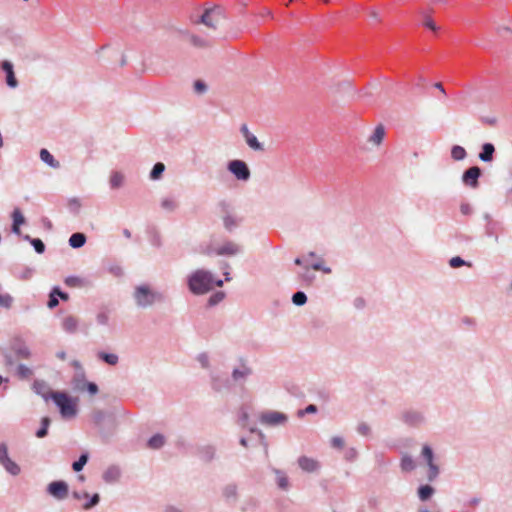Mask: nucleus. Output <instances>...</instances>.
I'll use <instances>...</instances> for the list:
<instances>
[{
    "label": "nucleus",
    "mask_w": 512,
    "mask_h": 512,
    "mask_svg": "<svg viewBox=\"0 0 512 512\" xmlns=\"http://www.w3.org/2000/svg\"><path fill=\"white\" fill-rule=\"evenodd\" d=\"M187 286L194 295H203L215 286L222 287L223 281L216 279L212 272L206 269H196L187 276Z\"/></svg>",
    "instance_id": "f257e3e1"
},
{
    "label": "nucleus",
    "mask_w": 512,
    "mask_h": 512,
    "mask_svg": "<svg viewBox=\"0 0 512 512\" xmlns=\"http://www.w3.org/2000/svg\"><path fill=\"white\" fill-rule=\"evenodd\" d=\"M133 299L137 307L145 309L156 303H162L165 300L163 293L155 290L151 285L143 283L135 286Z\"/></svg>",
    "instance_id": "f03ea898"
},
{
    "label": "nucleus",
    "mask_w": 512,
    "mask_h": 512,
    "mask_svg": "<svg viewBox=\"0 0 512 512\" xmlns=\"http://www.w3.org/2000/svg\"><path fill=\"white\" fill-rule=\"evenodd\" d=\"M51 398L59 407L60 414L64 419L74 418L77 414L76 403L64 392H52Z\"/></svg>",
    "instance_id": "7ed1b4c3"
},
{
    "label": "nucleus",
    "mask_w": 512,
    "mask_h": 512,
    "mask_svg": "<svg viewBox=\"0 0 512 512\" xmlns=\"http://www.w3.org/2000/svg\"><path fill=\"white\" fill-rule=\"evenodd\" d=\"M242 252L241 245L237 244L234 241H225L222 245L217 247L216 249H212L211 247H207L202 251L205 255H218V256H235Z\"/></svg>",
    "instance_id": "20e7f679"
},
{
    "label": "nucleus",
    "mask_w": 512,
    "mask_h": 512,
    "mask_svg": "<svg viewBox=\"0 0 512 512\" xmlns=\"http://www.w3.org/2000/svg\"><path fill=\"white\" fill-rule=\"evenodd\" d=\"M311 269L315 271H322L325 274H330L332 272L330 267L323 266V260L319 259L317 262L313 263L310 267L308 265L304 266V270L298 273V278L310 285L315 280V275L311 272Z\"/></svg>",
    "instance_id": "39448f33"
},
{
    "label": "nucleus",
    "mask_w": 512,
    "mask_h": 512,
    "mask_svg": "<svg viewBox=\"0 0 512 512\" xmlns=\"http://www.w3.org/2000/svg\"><path fill=\"white\" fill-rule=\"evenodd\" d=\"M287 421L288 416L279 411L269 410L260 415V422L266 426L285 425Z\"/></svg>",
    "instance_id": "423d86ee"
},
{
    "label": "nucleus",
    "mask_w": 512,
    "mask_h": 512,
    "mask_svg": "<svg viewBox=\"0 0 512 512\" xmlns=\"http://www.w3.org/2000/svg\"><path fill=\"white\" fill-rule=\"evenodd\" d=\"M0 464L13 476H17L21 472L20 466L9 457L8 447L5 443L0 444Z\"/></svg>",
    "instance_id": "0eeeda50"
},
{
    "label": "nucleus",
    "mask_w": 512,
    "mask_h": 512,
    "mask_svg": "<svg viewBox=\"0 0 512 512\" xmlns=\"http://www.w3.org/2000/svg\"><path fill=\"white\" fill-rule=\"evenodd\" d=\"M228 170L240 181H248L251 173L246 162L242 160H231L227 166Z\"/></svg>",
    "instance_id": "6e6552de"
},
{
    "label": "nucleus",
    "mask_w": 512,
    "mask_h": 512,
    "mask_svg": "<svg viewBox=\"0 0 512 512\" xmlns=\"http://www.w3.org/2000/svg\"><path fill=\"white\" fill-rule=\"evenodd\" d=\"M482 170L478 166H472L466 169L462 174V182L466 187L476 189L479 187V178Z\"/></svg>",
    "instance_id": "1a4fd4ad"
},
{
    "label": "nucleus",
    "mask_w": 512,
    "mask_h": 512,
    "mask_svg": "<svg viewBox=\"0 0 512 512\" xmlns=\"http://www.w3.org/2000/svg\"><path fill=\"white\" fill-rule=\"evenodd\" d=\"M421 455L429 467V481L435 480L439 474V467L434 463V453L432 448L429 445H424L422 448Z\"/></svg>",
    "instance_id": "9d476101"
},
{
    "label": "nucleus",
    "mask_w": 512,
    "mask_h": 512,
    "mask_svg": "<svg viewBox=\"0 0 512 512\" xmlns=\"http://www.w3.org/2000/svg\"><path fill=\"white\" fill-rule=\"evenodd\" d=\"M47 493L57 500H64L68 497L69 487L65 481H53L47 486Z\"/></svg>",
    "instance_id": "9b49d317"
},
{
    "label": "nucleus",
    "mask_w": 512,
    "mask_h": 512,
    "mask_svg": "<svg viewBox=\"0 0 512 512\" xmlns=\"http://www.w3.org/2000/svg\"><path fill=\"white\" fill-rule=\"evenodd\" d=\"M222 16L221 9L219 7H214L210 9H206L202 16L200 17L199 22L204 24L205 26L216 29L218 22L220 21Z\"/></svg>",
    "instance_id": "f8f14e48"
},
{
    "label": "nucleus",
    "mask_w": 512,
    "mask_h": 512,
    "mask_svg": "<svg viewBox=\"0 0 512 512\" xmlns=\"http://www.w3.org/2000/svg\"><path fill=\"white\" fill-rule=\"evenodd\" d=\"M424 415L418 410L408 409L401 413V420L409 425L417 427L424 422Z\"/></svg>",
    "instance_id": "ddd939ff"
},
{
    "label": "nucleus",
    "mask_w": 512,
    "mask_h": 512,
    "mask_svg": "<svg viewBox=\"0 0 512 512\" xmlns=\"http://www.w3.org/2000/svg\"><path fill=\"white\" fill-rule=\"evenodd\" d=\"M222 498L229 505H235L239 499L238 486L235 483L225 485L221 490Z\"/></svg>",
    "instance_id": "4468645a"
},
{
    "label": "nucleus",
    "mask_w": 512,
    "mask_h": 512,
    "mask_svg": "<svg viewBox=\"0 0 512 512\" xmlns=\"http://www.w3.org/2000/svg\"><path fill=\"white\" fill-rule=\"evenodd\" d=\"M240 131H241L243 137L245 138L247 145L251 149H253L255 151H263L264 150L263 145L258 141L257 137L249 131L246 124H243L241 126Z\"/></svg>",
    "instance_id": "2eb2a0df"
},
{
    "label": "nucleus",
    "mask_w": 512,
    "mask_h": 512,
    "mask_svg": "<svg viewBox=\"0 0 512 512\" xmlns=\"http://www.w3.org/2000/svg\"><path fill=\"white\" fill-rule=\"evenodd\" d=\"M297 463L304 472L313 473L320 469V463L316 459L307 456H300Z\"/></svg>",
    "instance_id": "dca6fc26"
},
{
    "label": "nucleus",
    "mask_w": 512,
    "mask_h": 512,
    "mask_svg": "<svg viewBox=\"0 0 512 512\" xmlns=\"http://www.w3.org/2000/svg\"><path fill=\"white\" fill-rule=\"evenodd\" d=\"M252 374V369L245 363L233 369L231 377L235 383L244 382Z\"/></svg>",
    "instance_id": "f3484780"
},
{
    "label": "nucleus",
    "mask_w": 512,
    "mask_h": 512,
    "mask_svg": "<svg viewBox=\"0 0 512 512\" xmlns=\"http://www.w3.org/2000/svg\"><path fill=\"white\" fill-rule=\"evenodd\" d=\"M211 386L214 391L221 392L224 390H229L231 388V382L225 376H221L219 374H212Z\"/></svg>",
    "instance_id": "a211bd4d"
},
{
    "label": "nucleus",
    "mask_w": 512,
    "mask_h": 512,
    "mask_svg": "<svg viewBox=\"0 0 512 512\" xmlns=\"http://www.w3.org/2000/svg\"><path fill=\"white\" fill-rule=\"evenodd\" d=\"M271 471L275 475V483L277 487L282 491H288L291 485L286 472L274 467L271 468Z\"/></svg>",
    "instance_id": "6ab92c4d"
},
{
    "label": "nucleus",
    "mask_w": 512,
    "mask_h": 512,
    "mask_svg": "<svg viewBox=\"0 0 512 512\" xmlns=\"http://www.w3.org/2000/svg\"><path fill=\"white\" fill-rule=\"evenodd\" d=\"M12 351L18 359H29L31 351L29 347L21 340H15L11 346Z\"/></svg>",
    "instance_id": "aec40b11"
},
{
    "label": "nucleus",
    "mask_w": 512,
    "mask_h": 512,
    "mask_svg": "<svg viewBox=\"0 0 512 512\" xmlns=\"http://www.w3.org/2000/svg\"><path fill=\"white\" fill-rule=\"evenodd\" d=\"M1 68L6 73V83L11 88H16L18 86V81L15 77L14 70H13V64L8 61L4 60L1 63Z\"/></svg>",
    "instance_id": "412c9836"
},
{
    "label": "nucleus",
    "mask_w": 512,
    "mask_h": 512,
    "mask_svg": "<svg viewBox=\"0 0 512 512\" xmlns=\"http://www.w3.org/2000/svg\"><path fill=\"white\" fill-rule=\"evenodd\" d=\"M79 323H80V321L76 316L67 315L62 319L61 326L65 332H67L69 334H73L78 331Z\"/></svg>",
    "instance_id": "4be33fe9"
},
{
    "label": "nucleus",
    "mask_w": 512,
    "mask_h": 512,
    "mask_svg": "<svg viewBox=\"0 0 512 512\" xmlns=\"http://www.w3.org/2000/svg\"><path fill=\"white\" fill-rule=\"evenodd\" d=\"M503 229L501 222L499 221H489L485 226V234L488 237L494 239L496 243L499 242L498 233Z\"/></svg>",
    "instance_id": "5701e85b"
},
{
    "label": "nucleus",
    "mask_w": 512,
    "mask_h": 512,
    "mask_svg": "<svg viewBox=\"0 0 512 512\" xmlns=\"http://www.w3.org/2000/svg\"><path fill=\"white\" fill-rule=\"evenodd\" d=\"M121 476V471L117 466H110L103 473V480L106 483H115L119 480Z\"/></svg>",
    "instance_id": "b1692460"
},
{
    "label": "nucleus",
    "mask_w": 512,
    "mask_h": 512,
    "mask_svg": "<svg viewBox=\"0 0 512 512\" xmlns=\"http://www.w3.org/2000/svg\"><path fill=\"white\" fill-rule=\"evenodd\" d=\"M385 137V128L382 124H379L374 129L373 133L369 136L368 142L375 146H379Z\"/></svg>",
    "instance_id": "393cba45"
},
{
    "label": "nucleus",
    "mask_w": 512,
    "mask_h": 512,
    "mask_svg": "<svg viewBox=\"0 0 512 512\" xmlns=\"http://www.w3.org/2000/svg\"><path fill=\"white\" fill-rule=\"evenodd\" d=\"M240 223L241 218L226 211V214L223 216V225L227 231L232 232Z\"/></svg>",
    "instance_id": "a878e982"
},
{
    "label": "nucleus",
    "mask_w": 512,
    "mask_h": 512,
    "mask_svg": "<svg viewBox=\"0 0 512 512\" xmlns=\"http://www.w3.org/2000/svg\"><path fill=\"white\" fill-rule=\"evenodd\" d=\"M495 153V147L492 143H485L482 145L479 159L483 162H491Z\"/></svg>",
    "instance_id": "bb28decb"
},
{
    "label": "nucleus",
    "mask_w": 512,
    "mask_h": 512,
    "mask_svg": "<svg viewBox=\"0 0 512 512\" xmlns=\"http://www.w3.org/2000/svg\"><path fill=\"white\" fill-rule=\"evenodd\" d=\"M198 454H199V457L205 461V462H210L214 459L215 457V454H216V449L214 446H211V445H206V446H203L201 448H199L198 450Z\"/></svg>",
    "instance_id": "cd10ccee"
},
{
    "label": "nucleus",
    "mask_w": 512,
    "mask_h": 512,
    "mask_svg": "<svg viewBox=\"0 0 512 512\" xmlns=\"http://www.w3.org/2000/svg\"><path fill=\"white\" fill-rule=\"evenodd\" d=\"M33 391L42 396L45 400L48 399L49 387L43 380H35L32 386Z\"/></svg>",
    "instance_id": "c85d7f7f"
},
{
    "label": "nucleus",
    "mask_w": 512,
    "mask_h": 512,
    "mask_svg": "<svg viewBox=\"0 0 512 512\" xmlns=\"http://www.w3.org/2000/svg\"><path fill=\"white\" fill-rule=\"evenodd\" d=\"M166 442V438L162 434H155L153 435L147 442V446L150 449L157 450L164 446Z\"/></svg>",
    "instance_id": "c756f323"
},
{
    "label": "nucleus",
    "mask_w": 512,
    "mask_h": 512,
    "mask_svg": "<svg viewBox=\"0 0 512 512\" xmlns=\"http://www.w3.org/2000/svg\"><path fill=\"white\" fill-rule=\"evenodd\" d=\"M40 159L52 168H58L60 166L59 162L55 160L47 149L40 150Z\"/></svg>",
    "instance_id": "7c9ffc66"
},
{
    "label": "nucleus",
    "mask_w": 512,
    "mask_h": 512,
    "mask_svg": "<svg viewBox=\"0 0 512 512\" xmlns=\"http://www.w3.org/2000/svg\"><path fill=\"white\" fill-rule=\"evenodd\" d=\"M86 242V236L83 233L76 232L73 233L69 238V245L72 248H80Z\"/></svg>",
    "instance_id": "2f4dec72"
},
{
    "label": "nucleus",
    "mask_w": 512,
    "mask_h": 512,
    "mask_svg": "<svg viewBox=\"0 0 512 512\" xmlns=\"http://www.w3.org/2000/svg\"><path fill=\"white\" fill-rule=\"evenodd\" d=\"M125 176L123 173L115 171L110 176V187L112 189L120 188L124 183Z\"/></svg>",
    "instance_id": "473e14b6"
},
{
    "label": "nucleus",
    "mask_w": 512,
    "mask_h": 512,
    "mask_svg": "<svg viewBox=\"0 0 512 512\" xmlns=\"http://www.w3.org/2000/svg\"><path fill=\"white\" fill-rule=\"evenodd\" d=\"M400 467L403 472H411L416 468V463L411 456L404 455L401 459Z\"/></svg>",
    "instance_id": "72a5a7b5"
},
{
    "label": "nucleus",
    "mask_w": 512,
    "mask_h": 512,
    "mask_svg": "<svg viewBox=\"0 0 512 512\" xmlns=\"http://www.w3.org/2000/svg\"><path fill=\"white\" fill-rule=\"evenodd\" d=\"M451 157L455 161H462L467 157V152L464 147L460 145H454L451 148Z\"/></svg>",
    "instance_id": "f704fd0d"
},
{
    "label": "nucleus",
    "mask_w": 512,
    "mask_h": 512,
    "mask_svg": "<svg viewBox=\"0 0 512 512\" xmlns=\"http://www.w3.org/2000/svg\"><path fill=\"white\" fill-rule=\"evenodd\" d=\"M435 490L430 485H421L418 488V497L421 501H427L433 494Z\"/></svg>",
    "instance_id": "c9c22d12"
},
{
    "label": "nucleus",
    "mask_w": 512,
    "mask_h": 512,
    "mask_svg": "<svg viewBox=\"0 0 512 512\" xmlns=\"http://www.w3.org/2000/svg\"><path fill=\"white\" fill-rule=\"evenodd\" d=\"M87 383L83 370L77 371L73 378L74 388L78 391H84V385Z\"/></svg>",
    "instance_id": "e433bc0d"
},
{
    "label": "nucleus",
    "mask_w": 512,
    "mask_h": 512,
    "mask_svg": "<svg viewBox=\"0 0 512 512\" xmlns=\"http://www.w3.org/2000/svg\"><path fill=\"white\" fill-rule=\"evenodd\" d=\"M23 239L29 241L31 245L34 247L35 251L39 254L44 253L45 244L39 238H31L29 235H23Z\"/></svg>",
    "instance_id": "4c0bfd02"
},
{
    "label": "nucleus",
    "mask_w": 512,
    "mask_h": 512,
    "mask_svg": "<svg viewBox=\"0 0 512 512\" xmlns=\"http://www.w3.org/2000/svg\"><path fill=\"white\" fill-rule=\"evenodd\" d=\"M97 356L100 360L104 361L105 363H107L111 366H115L119 361L118 356L113 353H106V352L101 351L98 353Z\"/></svg>",
    "instance_id": "58836bf2"
},
{
    "label": "nucleus",
    "mask_w": 512,
    "mask_h": 512,
    "mask_svg": "<svg viewBox=\"0 0 512 512\" xmlns=\"http://www.w3.org/2000/svg\"><path fill=\"white\" fill-rule=\"evenodd\" d=\"M32 375H33V370L31 368L27 367L24 364H19L18 365V367H17V376L20 379L26 380V379L31 378Z\"/></svg>",
    "instance_id": "ea45409f"
},
{
    "label": "nucleus",
    "mask_w": 512,
    "mask_h": 512,
    "mask_svg": "<svg viewBox=\"0 0 512 512\" xmlns=\"http://www.w3.org/2000/svg\"><path fill=\"white\" fill-rule=\"evenodd\" d=\"M88 459H89L88 453L81 454L79 459L77 461L73 462L72 469L75 472L81 471L83 469V467L86 465V463L88 462Z\"/></svg>",
    "instance_id": "a19ab883"
},
{
    "label": "nucleus",
    "mask_w": 512,
    "mask_h": 512,
    "mask_svg": "<svg viewBox=\"0 0 512 512\" xmlns=\"http://www.w3.org/2000/svg\"><path fill=\"white\" fill-rule=\"evenodd\" d=\"M164 170H165V165H164L163 163H161V162H157V163L153 166V168H152V170H151V172H150V178H151L152 180H157V179H159V178L162 176V174H163Z\"/></svg>",
    "instance_id": "79ce46f5"
},
{
    "label": "nucleus",
    "mask_w": 512,
    "mask_h": 512,
    "mask_svg": "<svg viewBox=\"0 0 512 512\" xmlns=\"http://www.w3.org/2000/svg\"><path fill=\"white\" fill-rule=\"evenodd\" d=\"M190 42L193 46L197 48H207L211 46V43L197 35L190 36Z\"/></svg>",
    "instance_id": "37998d69"
},
{
    "label": "nucleus",
    "mask_w": 512,
    "mask_h": 512,
    "mask_svg": "<svg viewBox=\"0 0 512 512\" xmlns=\"http://www.w3.org/2000/svg\"><path fill=\"white\" fill-rule=\"evenodd\" d=\"M51 421L49 417H43L41 420V427L36 432V436L38 438H44L48 434V427L50 425Z\"/></svg>",
    "instance_id": "c03bdc74"
},
{
    "label": "nucleus",
    "mask_w": 512,
    "mask_h": 512,
    "mask_svg": "<svg viewBox=\"0 0 512 512\" xmlns=\"http://www.w3.org/2000/svg\"><path fill=\"white\" fill-rule=\"evenodd\" d=\"M14 302V298L8 293L0 292V306L5 309H10Z\"/></svg>",
    "instance_id": "a18cd8bd"
},
{
    "label": "nucleus",
    "mask_w": 512,
    "mask_h": 512,
    "mask_svg": "<svg viewBox=\"0 0 512 512\" xmlns=\"http://www.w3.org/2000/svg\"><path fill=\"white\" fill-rule=\"evenodd\" d=\"M87 502L83 504L84 510H90L96 505H98L100 501V496L98 493L93 494L92 496L89 495V498H86Z\"/></svg>",
    "instance_id": "49530a36"
},
{
    "label": "nucleus",
    "mask_w": 512,
    "mask_h": 512,
    "mask_svg": "<svg viewBox=\"0 0 512 512\" xmlns=\"http://www.w3.org/2000/svg\"><path fill=\"white\" fill-rule=\"evenodd\" d=\"M161 207L169 212L174 211L177 208V202L173 198H164L161 201Z\"/></svg>",
    "instance_id": "de8ad7c7"
},
{
    "label": "nucleus",
    "mask_w": 512,
    "mask_h": 512,
    "mask_svg": "<svg viewBox=\"0 0 512 512\" xmlns=\"http://www.w3.org/2000/svg\"><path fill=\"white\" fill-rule=\"evenodd\" d=\"M224 298H225V293L222 291H217L209 297L208 305L215 306L218 303H220L221 301H223Z\"/></svg>",
    "instance_id": "09e8293b"
},
{
    "label": "nucleus",
    "mask_w": 512,
    "mask_h": 512,
    "mask_svg": "<svg viewBox=\"0 0 512 512\" xmlns=\"http://www.w3.org/2000/svg\"><path fill=\"white\" fill-rule=\"evenodd\" d=\"M292 302L297 306H302L307 302V296L304 292L298 291L293 294Z\"/></svg>",
    "instance_id": "8fccbe9b"
},
{
    "label": "nucleus",
    "mask_w": 512,
    "mask_h": 512,
    "mask_svg": "<svg viewBox=\"0 0 512 512\" xmlns=\"http://www.w3.org/2000/svg\"><path fill=\"white\" fill-rule=\"evenodd\" d=\"M12 220H13V224H16V225H22L25 223V218H24L22 212L20 211V209L15 208L13 210Z\"/></svg>",
    "instance_id": "3c124183"
},
{
    "label": "nucleus",
    "mask_w": 512,
    "mask_h": 512,
    "mask_svg": "<svg viewBox=\"0 0 512 512\" xmlns=\"http://www.w3.org/2000/svg\"><path fill=\"white\" fill-rule=\"evenodd\" d=\"M344 457L349 462L355 461L358 458L357 449L354 447H350V448L346 449Z\"/></svg>",
    "instance_id": "603ef678"
},
{
    "label": "nucleus",
    "mask_w": 512,
    "mask_h": 512,
    "mask_svg": "<svg viewBox=\"0 0 512 512\" xmlns=\"http://www.w3.org/2000/svg\"><path fill=\"white\" fill-rule=\"evenodd\" d=\"M248 418H249V414H248V411L246 408L242 407L239 411V415H238V423L242 426V427H245L246 426V423L248 421Z\"/></svg>",
    "instance_id": "864d4df0"
},
{
    "label": "nucleus",
    "mask_w": 512,
    "mask_h": 512,
    "mask_svg": "<svg viewBox=\"0 0 512 512\" xmlns=\"http://www.w3.org/2000/svg\"><path fill=\"white\" fill-rule=\"evenodd\" d=\"M80 207H81V203H80L79 199H77V198L69 199L68 208L70 209L71 212H73L74 214H77L79 212Z\"/></svg>",
    "instance_id": "5fc2aeb1"
},
{
    "label": "nucleus",
    "mask_w": 512,
    "mask_h": 512,
    "mask_svg": "<svg viewBox=\"0 0 512 512\" xmlns=\"http://www.w3.org/2000/svg\"><path fill=\"white\" fill-rule=\"evenodd\" d=\"M96 321L99 325H107L109 322V314L106 311H101L96 316Z\"/></svg>",
    "instance_id": "6e6d98bb"
},
{
    "label": "nucleus",
    "mask_w": 512,
    "mask_h": 512,
    "mask_svg": "<svg viewBox=\"0 0 512 512\" xmlns=\"http://www.w3.org/2000/svg\"><path fill=\"white\" fill-rule=\"evenodd\" d=\"M331 446L335 449H342L344 447V439L340 436H334L330 440Z\"/></svg>",
    "instance_id": "4d7b16f0"
},
{
    "label": "nucleus",
    "mask_w": 512,
    "mask_h": 512,
    "mask_svg": "<svg viewBox=\"0 0 512 512\" xmlns=\"http://www.w3.org/2000/svg\"><path fill=\"white\" fill-rule=\"evenodd\" d=\"M357 432L360 435L368 436L370 434V432H371V429H370V426L367 423L361 422L357 426Z\"/></svg>",
    "instance_id": "13d9d810"
},
{
    "label": "nucleus",
    "mask_w": 512,
    "mask_h": 512,
    "mask_svg": "<svg viewBox=\"0 0 512 512\" xmlns=\"http://www.w3.org/2000/svg\"><path fill=\"white\" fill-rule=\"evenodd\" d=\"M197 360L200 363V365L205 369H207L210 365L209 356L207 353H200L197 356Z\"/></svg>",
    "instance_id": "bf43d9fd"
},
{
    "label": "nucleus",
    "mask_w": 512,
    "mask_h": 512,
    "mask_svg": "<svg viewBox=\"0 0 512 512\" xmlns=\"http://www.w3.org/2000/svg\"><path fill=\"white\" fill-rule=\"evenodd\" d=\"M449 265L452 268H459L461 266L468 265V264L461 257L456 256V257H453L450 259Z\"/></svg>",
    "instance_id": "052dcab7"
},
{
    "label": "nucleus",
    "mask_w": 512,
    "mask_h": 512,
    "mask_svg": "<svg viewBox=\"0 0 512 512\" xmlns=\"http://www.w3.org/2000/svg\"><path fill=\"white\" fill-rule=\"evenodd\" d=\"M207 90V85L202 80H197L194 83V91L198 94H203Z\"/></svg>",
    "instance_id": "680f3d73"
},
{
    "label": "nucleus",
    "mask_w": 512,
    "mask_h": 512,
    "mask_svg": "<svg viewBox=\"0 0 512 512\" xmlns=\"http://www.w3.org/2000/svg\"><path fill=\"white\" fill-rule=\"evenodd\" d=\"M106 417V413L104 411H95L93 413V420L97 425H101V423L104 421Z\"/></svg>",
    "instance_id": "e2e57ef3"
},
{
    "label": "nucleus",
    "mask_w": 512,
    "mask_h": 512,
    "mask_svg": "<svg viewBox=\"0 0 512 512\" xmlns=\"http://www.w3.org/2000/svg\"><path fill=\"white\" fill-rule=\"evenodd\" d=\"M84 391H87L90 395H95L98 393V386L93 382H87L84 385Z\"/></svg>",
    "instance_id": "0e129e2a"
},
{
    "label": "nucleus",
    "mask_w": 512,
    "mask_h": 512,
    "mask_svg": "<svg viewBox=\"0 0 512 512\" xmlns=\"http://www.w3.org/2000/svg\"><path fill=\"white\" fill-rule=\"evenodd\" d=\"M318 411V408L314 404L308 405L304 410H299L298 415L303 416L304 414H314Z\"/></svg>",
    "instance_id": "69168bd1"
},
{
    "label": "nucleus",
    "mask_w": 512,
    "mask_h": 512,
    "mask_svg": "<svg viewBox=\"0 0 512 512\" xmlns=\"http://www.w3.org/2000/svg\"><path fill=\"white\" fill-rule=\"evenodd\" d=\"M58 304H59L58 298H57V296L55 295V293H54V292H53V290H52V291L50 292V295H49V300H48L47 306H48L50 309H53V308H55Z\"/></svg>",
    "instance_id": "338daca9"
},
{
    "label": "nucleus",
    "mask_w": 512,
    "mask_h": 512,
    "mask_svg": "<svg viewBox=\"0 0 512 512\" xmlns=\"http://www.w3.org/2000/svg\"><path fill=\"white\" fill-rule=\"evenodd\" d=\"M460 211L463 215H471L473 213V208L469 203H461Z\"/></svg>",
    "instance_id": "774afa93"
}]
</instances>
